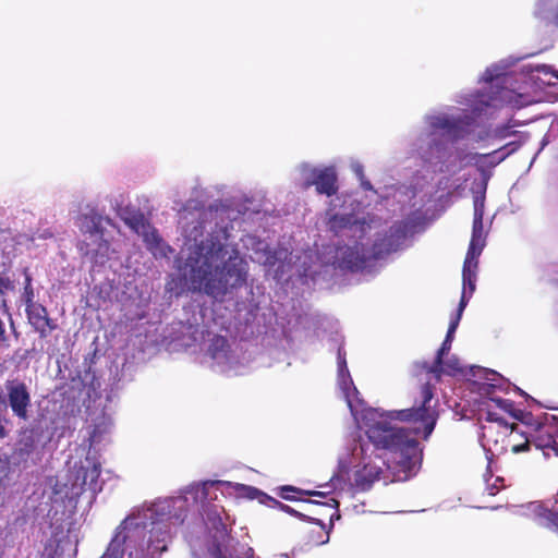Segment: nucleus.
<instances>
[{
  "label": "nucleus",
  "instance_id": "4468645a",
  "mask_svg": "<svg viewBox=\"0 0 558 558\" xmlns=\"http://www.w3.org/2000/svg\"><path fill=\"white\" fill-rule=\"evenodd\" d=\"M477 262H471V260H464L463 265V271H462V281H463V289L461 294V300L457 310V313L451 317L449 328L446 335V338L440 347V349L437 351V362L438 364H441V359L444 355L448 354L451 343L454 337V332L459 326L462 313L464 308L466 307L469 300L471 299L472 294L475 291L476 288V270H477Z\"/></svg>",
  "mask_w": 558,
  "mask_h": 558
},
{
  "label": "nucleus",
  "instance_id": "f257e3e1",
  "mask_svg": "<svg viewBox=\"0 0 558 558\" xmlns=\"http://www.w3.org/2000/svg\"><path fill=\"white\" fill-rule=\"evenodd\" d=\"M515 61L508 58L492 64L482 76L486 84L482 89L459 94L456 101L464 109L433 110L423 117V129L412 148L428 172L452 177L478 165L493 170L519 149V143L510 142L490 153H477L469 136L476 119H493L506 106L520 109L543 101L545 87L558 81V70L547 64H527L520 73H508Z\"/></svg>",
  "mask_w": 558,
  "mask_h": 558
},
{
  "label": "nucleus",
  "instance_id": "f3484780",
  "mask_svg": "<svg viewBox=\"0 0 558 558\" xmlns=\"http://www.w3.org/2000/svg\"><path fill=\"white\" fill-rule=\"evenodd\" d=\"M483 373L484 377L487 380L493 381L492 384H485L482 388V395L486 396L488 399V421L498 423L502 421V417L496 411H494V409H498L504 413L509 414L513 418H521V416H523L524 413L521 410L515 409L514 403L512 401L498 397L490 391L492 389L497 387V384H495V381H497L498 379L502 380V377H500L498 373L490 369H484Z\"/></svg>",
  "mask_w": 558,
  "mask_h": 558
},
{
  "label": "nucleus",
  "instance_id": "7ed1b4c3",
  "mask_svg": "<svg viewBox=\"0 0 558 558\" xmlns=\"http://www.w3.org/2000/svg\"><path fill=\"white\" fill-rule=\"evenodd\" d=\"M337 384L357 427L364 429L366 439L353 438L338 454L337 480L355 492H366L389 470L393 481H407L422 462V448L417 441L423 434L413 432V424L401 421L399 411L384 412L367 408L360 398L345 355L338 351Z\"/></svg>",
  "mask_w": 558,
  "mask_h": 558
},
{
  "label": "nucleus",
  "instance_id": "2eb2a0df",
  "mask_svg": "<svg viewBox=\"0 0 558 558\" xmlns=\"http://www.w3.org/2000/svg\"><path fill=\"white\" fill-rule=\"evenodd\" d=\"M304 187L315 186L318 194L332 196L338 191V174L333 166L301 163L298 168Z\"/></svg>",
  "mask_w": 558,
  "mask_h": 558
},
{
  "label": "nucleus",
  "instance_id": "c85d7f7f",
  "mask_svg": "<svg viewBox=\"0 0 558 558\" xmlns=\"http://www.w3.org/2000/svg\"><path fill=\"white\" fill-rule=\"evenodd\" d=\"M9 287H10V281L5 280L3 278H0V294H2L4 292V290L9 289Z\"/></svg>",
  "mask_w": 558,
  "mask_h": 558
},
{
  "label": "nucleus",
  "instance_id": "473e14b6",
  "mask_svg": "<svg viewBox=\"0 0 558 558\" xmlns=\"http://www.w3.org/2000/svg\"><path fill=\"white\" fill-rule=\"evenodd\" d=\"M545 146V143H542V146L539 147V150H543Z\"/></svg>",
  "mask_w": 558,
  "mask_h": 558
},
{
  "label": "nucleus",
  "instance_id": "20e7f679",
  "mask_svg": "<svg viewBox=\"0 0 558 558\" xmlns=\"http://www.w3.org/2000/svg\"><path fill=\"white\" fill-rule=\"evenodd\" d=\"M233 495L236 498L256 499L259 496L277 502L259 489L226 481H205L194 483L183 490L182 496L157 500L150 505L135 507L114 529L113 535L100 558H154L167 550L172 530L182 524L187 508L192 504L196 511L217 530L223 543L211 548L215 558H238L233 556L232 538L227 535L222 523L223 508L214 504L217 492ZM244 558H253V549L242 546Z\"/></svg>",
  "mask_w": 558,
  "mask_h": 558
},
{
  "label": "nucleus",
  "instance_id": "5701e85b",
  "mask_svg": "<svg viewBox=\"0 0 558 558\" xmlns=\"http://www.w3.org/2000/svg\"><path fill=\"white\" fill-rule=\"evenodd\" d=\"M43 449L44 445H39L33 437H27L22 440L20 451L27 456L33 464H36L43 458Z\"/></svg>",
  "mask_w": 558,
  "mask_h": 558
},
{
  "label": "nucleus",
  "instance_id": "72a5a7b5",
  "mask_svg": "<svg viewBox=\"0 0 558 558\" xmlns=\"http://www.w3.org/2000/svg\"><path fill=\"white\" fill-rule=\"evenodd\" d=\"M545 146V143H542V146L539 147V150H543Z\"/></svg>",
  "mask_w": 558,
  "mask_h": 558
},
{
  "label": "nucleus",
  "instance_id": "e433bc0d",
  "mask_svg": "<svg viewBox=\"0 0 558 558\" xmlns=\"http://www.w3.org/2000/svg\"><path fill=\"white\" fill-rule=\"evenodd\" d=\"M535 159H536V155H535V156H533V159H532L531 165L534 162V160H535Z\"/></svg>",
  "mask_w": 558,
  "mask_h": 558
},
{
  "label": "nucleus",
  "instance_id": "1a4fd4ad",
  "mask_svg": "<svg viewBox=\"0 0 558 558\" xmlns=\"http://www.w3.org/2000/svg\"><path fill=\"white\" fill-rule=\"evenodd\" d=\"M523 417H525V414L520 420H523ZM526 417L529 418L526 429L514 427L508 433L507 426L498 425L497 429L493 425H484L482 427L483 432L480 441L486 452L488 468H490L493 457H497L508 450L518 454L529 451L532 445L535 447L532 436L535 433L537 423L542 422V420H534L527 415Z\"/></svg>",
  "mask_w": 558,
  "mask_h": 558
},
{
  "label": "nucleus",
  "instance_id": "6ab92c4d",
  "mask_svg": "<svg viewBox=\"0 0 558 558\" xmlns=\"http://www.w3.org/2000/svg\"><path fill=\"white\" fill-rule=\"evenodd\" d=\"M474 122L470 125V135L472 137V143L480 145V147H488L494 141H504L514 132L511 130L514 124H501L495 128L490 126H482L475 129L473 126Z\"/></svg>",
  "mask_w": 558,
  "mask_h": 558
},
{
  "label": "nucleus",
  "instance_id": "423d86ee",
  "mask_svg": "<svg viewBox=\"0 0 558 558\" xmlns=\"http://www.w3.org/2000/svg\"><path fill=\"white\" fill-rule=\"evenodd\" d=\"M113 422L111 416L101 414L93 421L88 427V442L89 447H80L76 449L75 456H72L68 461V473L65 481L59 477H49L48 487L51 492L62 489L68 490L73 488L76 482L82 483V493L88 488L93 494L100 489L98 485V477L100 475V461L96 447L106 441L112 430Z\"/></svg>",
  "mask_w": 558,
  "mask_h": 558
},
{
  "label": "nucleus",
  "instance_id": "c756f323",
  "mask_svg": "<svg viewBox=\"0 0 558 558\" xmlns=\"http://www.w3.org/2000/svg\"><path fill=\"white\" fill-rule=\"evenodd\" d=\"M407 193H404L403 191H401V189H398L395 194H393V198H396L399 203H401V197L403 195H405Z\"/></svg>",
  "mask_w": 558,
  "mask_h": 558
},
{
  "label": "nucleus",
  "instance_id": "2f4dec72",
  "mask_svg": "<svg viewBox=\"0 0 558 558\" xmlns=\"http://www.w3.org/2000/svg\"><path fill=\"white\" fill-rule=\"evenodd\" d=\"M286 490H294V488L289 486V487H286Z\"/></svg>",
  "mask_w": 558,
  "mask_h": 558
},
{
  "label": "nucleus",
  "instance_id": "c9c22d12",
  "mask_svg": "<svg viewBox=\"0 0 558 558\" xmlns=\"http://www.w3.org/2000/svg\"><path fill=\"white\" fill-rule=\"evenodd\" d=\"M64 435V430H62L61 433H59V437H62Z\"/></svg>",
  "mask_w": 558,
  "mask_h": 558
},
{
  "label": "nucleus",
  "instance_id": "4c0bfd02",
  "mask_svg": "<svg viewBox=\"0 0 558 558\" xmlns=\"http://www.w3.org/2000/svg\"><path fill=\"white\" fill-rule=\"evenodd\" d=\"M0 395H3V390L0 392ZM2 410V404H0V411Z\"/></svg>",
  "mask_w": 558,
  "mask_h": 558
},
{
  "label": "nucleus",
  "instance_id": "b1692460",
  "mask_svg": "<svg viewBox=\"0 0 558 558\" xmlns=\"http://www.w3.org/2000/svg\"><path fill=\"white\" fill-rule=\"evenodd\" d=\"M281 510H283L284 512L289 513V514H292V515H295V517H299V518H302V519H306V520H313L314 519H311L310 517L299 512L298 510H294L293 508H291L290 506L288 505H283V504H279ZM315 522L319 525L320 530H319V537L315 541V543L317 545H324L326 543H328L329 541V531H326L325 530V524L323 523L322 520H318V519H315Z\"/></svg>",
  "mask_w": 558,
  "mask_h": 558
},
{
  "label": "nucleus",
  "instance_id": "a878e982",
  "mask_svg": "<svg viewBox=\"0 0 558 558\" xmlns=\"http://www.w3.org/2000/svg\"><path fill=\"white\" fill-rule=\"evenodd\" d=\"M23 301L26 306L35 304L34 302V290L32 287V278L28 274H25V286H24V292H23Z\"/></svg>",
  "mask_w": 558,
  "mask_h": 558
},
{
  "label": "nucleus",
  "instance_id": "7c9ffc66",
  "mask_svg": "<svg viewBox=\"0 0 558 558\" xmlns=\"http://www.w3.org/2000/svg\"><path fill=\"white\" fill-rule=\"evenodd\" d=\"M307 494L313 497H322V498L326 497V494L324 492H318V490L307 492Z\"/></svg>",
  "mask_w": 558,
  "mask_h": 558
},
{
  "label": "nucleus",
  "instance_id": "f03ea898",
  "mask_svg": "<svg viewBox=\"0 0 558 558\" xmlns=\"http://www.w3.org/2000/svg\"><path fill=\"white\" fill-rule=\"evenodd\" d=\"M242 214L228 201L181 211L183 245L174 265L179 278L167 283L170 292H202L219 302L231 298L246 283L248 275V263L240 253L238 240L251 252L250 258L263 265L275 280L290 272L293 256L288 248L271 250L256 236L240 235Z\"/></svg>",
  "mask_w": 558,
  "mask_h": 558
},
{
  "label": "nucleus",
  "instance_id": "9d476101",
  "mask_svg": "<svg viewBox=\"0 0 558 558\" xmlns=\"http://www.w3.org/2000/svg\"><path fill=\"white\" fill-rule=\"evenodd\" d=\"M111 225L107 217L90 211L83 214L78 219V227L83 235L80 251L84 257L95 266H102L108 262L114 250L110 246L111 234L106 226Z\"/></svg>",
  "mask_w": 558,
  "mask_h": 558
},
{
  "label": "nucleus",
  "instance_id": "bb28decb",
  "mask_svg": "<svg viewBox=\"0 0 558 558\" xmlns=\"http://www.w3.org/2000/svg\"><path fill=\"white\" fill-rule=\"evenodd\" d=\"M305 505L306 506L315 505V506H320V507H328L329 509H335L336 507H338V501L333 498H330L326 502H322L318 500H307V501H305Z\"/></svg>",
  "mask_w": 558,
  "mask_h": 558
},
{
  "label": "nucleus",
  "instance_id": "39448f33",
  "mask_svg": "<svg viewBox=\"0 0 558 558\" xmlns=\"http://www.w3.org/2000/svg\"><path fill=\"white\" fill-rule=\"evenodd\" d=\"M361 203L352 195L330 201L326 213L329 230L348 241L337 245L333 264L342 270L363 271L375 259L408 247L418 223L415 218L395 222L379 231L380 220L360 211Z\"/></svg>",
  "mask_w": 558,
  "mask_h": 558
},
{
  "label": "nucleus",
  "instance_id": "f704fd0d",
  "mask_svg": "<svg viewBox=\"0 0 558 558\" xmlns=\"http://www.w3.org/2000/svg\"><path fill=\"white\" fill-rule=\"evenodd\" d=\"M545 146V143H542V146L539 147V150H543Z\"/></svg>",
  "mask_w": 558,
  "mask_h": 558
},
{
  "label": "nucleus",
  "instance_id": "dca6fc26",
  "mask_svg": "<svg viewBox=\"0 0 558 558\" xmlns=\"http://www.w3.org/2000/svg\"><path fill=\"white\" fill-rule=\"evenodd\" d=\"M2 408H10L13 416L21 421L31 417L32 398L27 385L17 378L4 383L3 395H0Z\"/></svg>",
  "mask_w": 558,
  "mask_h": 558
},
{
  "label": "nucleus",
  "instance_id": "a211bd4d",
  "mask_svg": "<svg viewBox=\"0 0 558 558\" xmlns=\"http://www.w3.org/2000/svg\"><path fill=\"white\" fill-rule=\"evenodd\" d=\"M532 437L535 448L542 450L545 457H558V417L545 415L542 422L537 423Z\"/></svg>",
  "mask_w": 558,
  "mask_h": 558
},
{
  "label": "nucleus",
  "instance_id": "4be33fe9",
  "mask_svg": "<svg viewBox=\"0 0 558 558\" xmlns=\"http://www.w3.org/2000/svg\"><path fill=\"white\" fill-rule=\"evenodd\" d=\"M409 192L411 193V197H409V201L412 202L411 207L421 208L433 198L434 186L429 183L421 185L418 182H415Z\"/></svg>",
  "mask_w": 558,
  "mask_h": 558
},
{
  "label": "nucleus",
  "instance_id": "cd10ccee",
  "mask_svg": "<svg viewBox=\"0 0 558 558\" xmlns=\"http://www.w3.org/2000/svg\"><path fill=\"white\" fill-rule=\"evenodd\" d=\"M488 481H489V480H486V482H487V489H488V494H489V495H495V494L498 492V489H499V487L497 486V483H502V482H504V478H501V477L497 476V477L495 478V482H494L493 484H489V482H488Z\"/></svg>",
  "mask_w": 558,
  "mask_h": 558
},
{
  "label": "nucleus",
  "instance_id": "ddd939ff",
  "mask_svg": "<svg viewBox=\"0 0 558 558\" xmlns=\"http://www.w3.org/2000/svg\"><path fill=\"white\" fill-rule=\"evenodd\" d=\"M206 356L210 361V367L227 375H240L247 368L248 361L243 356L242 350L232 348L222 336L210 339L206 350Z\"/></svg>",
  "mask_w": 558,
  "mask_h": 558
},
{
  "label": "nucleus",
  "instance_id": "aec40b11",
  "mask_svg": "<svg viewBox=\"0 0 558 558\" xmlns=\"http://www.w3.org/2000/svg\"><path fill=\"white\" fill-rule=\"evenodd\" d=\"M533 16L544 26L558 29V0H535Z\"/></svg>",
  "mask_w": 558,
  "mask_h": 558
},
{
  "label": "nucleus",
  "instance_id": "393cba45",
  "mask_svg": "<svg viewBox=\"0 0 558 558\" xmlns=\"http://www.w3.org/2000/svg\"><path fill=\"white\" fill-rule=\"evenodd\" d=\"M350 168L357 177V179L360 181V185L364 192H371L373 195H378L380 197H387L386 195L379 194L378 191L374 189L372 183L368 180H366V178L364 175V167L360 161L352 160L350 163Z\"/></svg>",
  "mask_w": 558,
  "mask_h": 558
},
{
  "label": "nucleus",
  "instance_id": "0eeeda50",
  "mask_svg": "<svg viewBox=\"0 0 558 558\" xmlns=\"http://www.w3.org/2000/svg\"><path fill=\"white\" fill-rule=\"evenodd\" d=\"M81 495V482H76L70 490L63 487L57 492H50L48 500L51 505L47 513L50 520V538L45 546L44 558H56L66 551L76 555L78 529L74 513Z\"/></svg>",
  "mask_w": 558,
  "mask_h": 558
},
{
  "label": "nucleus",
  "instance_id": "9b49d317",
  "mask_svg": "<svg viewBox=\"0 0 558 558\" xmlns=\"http://www.w3.org/2000/svg\"><path fill=\"white\" fill-rule=\"evenodd\" d=\"M478 173L481 174V183L476 184L473 187V226H472V236L469 245V250L466 253V260L477 262L478 257L482 254L483 248L486 244V235L488 233V229L492 225V220L488 222L487 229L484 227V210H485V198H486V190L489 179L493 175L492 169H485L483 165H478L475 167Z\"/></svg>",
  "mask_w": 558,
  "mask_h": 558
},
{
  "label": "nucleus",
  "instance_id": "6e6552de",
  "mask_svg": "<svg viewBox=\"0 0 558 558\" xmlns=\"http://www.w3.org/2000/svg\"><path fill=\"white\" fill-rule=\"evenodd\" d=\"M423 371L425 372L426 383L421 389V400L416 401L414 407L410 409L399 410L397 413L398 417L405 422L413 424V432L416 434H423V438L427 439L437 423L438 420V400L435 399L433 393V387L439 381L441 375L454 376L462 371L459 360L456 356H451L438 364L435 359L432 365L424 364Z\"/></svg>",
  "mask_w": 558,
  "mask_h": 558
},
{
  "label": "nucleus",
  "instance_id": "412c9836",
  "mask_svg": "<svg viewBox=\"0 0 558 558\" xmlns=\"http://www.w3.org/2000/svg\"><path fill=\"white\" fill-rule=\"evenodd\" d=\"M26 312L29 323L39 332L40 337H47L49 331L56 327L43 305L37 303L28 305Z\"/></svg>",
  "mask_w": 558,
  "mask_h": 558
},
{
  "label": "nucleus",
  "instance_id": "f8f14e48",
  "mask_svg": "<svg viewBox=\"0 0 558 558\" xmlns=\"http://www.w3.org/2000/svg\"><path fill=\"white\" fill-rule=\"evenodd\" d=\"M118 216L137 235L143 238L146 247L156 258H170L172 248L159 236L146 220L144 214L133 205H117Z\"/></svg>",
  "mask_w": 558,
  "mask_h": 558
}]
</instances>
